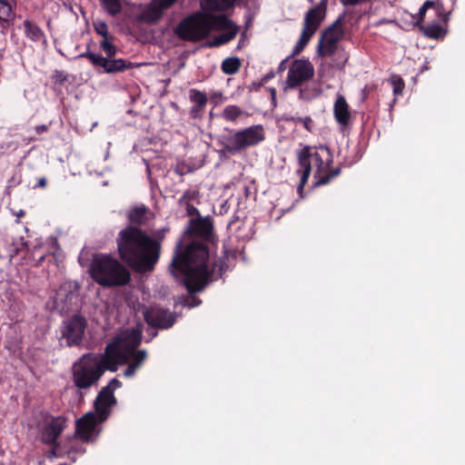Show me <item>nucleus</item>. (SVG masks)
Here are the masks:
<instances>
[{
    "mask_svg": "<svg viewBox=\"0 0 465 465\" xmlns=\"http://www.w3.org/2000/svg\"><path fill=\"white\" fill-rule=\"evenodd\" d=\"M286 60H287V59L283 60V61L280 64V66H279V69H280V70H282V68H283V64H284V63L286 62Z\"/></svg>",
    "mask_w": 465,
    "mask_h": 465,
    "instance_id": "6e6d98bb",
    "label": "nucleus"
},
{
    "mask_svg": "<svg viewBox=\"0 0 465 465\" xmlns=\"http://www.w3.org/2000/svg\"><path fill=\"white\" fill-rule=\"evenodd\" d=\"M99 421L98 415H95L94 412H88L78 419L75 423L77 438L84 442L93 441V436Z\"/></svg>",
    "mask_w": 465,
    "mask_h": 465,
    "instance_id": "a211bd4d",
    "label": "nucleus"
},
{
    "mask_svg": "<svg viewBox=\"0 0 465 465\" xmlns=\"http://www.w3.org/2000/svg\"><path fill=\"white\" fill-rule=\"evenodd\" d=\"M24 26L26 35L31 40L41 41L44 38V33L35 24L30 21H25Z\"/></svg>",
    "mask_w": 465,
    "mask_h": 465,
    "instance_id": "bb28decb",
    "label": "nucleus"
},
{
    "mask_svg": "<svg viewBox=\"0 0 465 465\" xmlns=\"http://www.w3.org/2000/svg\"><path fill=\"white\" fill-rule=\"evenodd\" d=\"M65 427V419L62 416L51 417L41 430V440L45 444L56 445V441Z\"/></svg>",
    "mask_w": 465,
    "mask_h": 465,
    "instance_id": "6ab92c4d",
    "label": "nucleus"
},
{
    "mask_svg": "<svg viewBox=\"0 0 465 465\" xmlns=\"http://www.w3.org/2000/svg\"><path fill=\"white\" fill-rule=\"evenodd\" d=\"M334 117L338 124L344 127L346 126L351 119V113L349 105L342 95H338L333 106Z\"/></svg>",
    "mask_w": 465,
    "mask_h": 465,
    "instance_id": "4be33fe9",
    "label": "nucleus"
},
{
    "mask_svg": "<svg viewBox=\"0 0 465 465\" xmlns=\"http://www.w3.org/2000/svg\"><path fill=\"white\" fill-rule=\"evenodd\" d=\"M326 9L327 0H321L316 6L306 12L301 35L293 46L291 55H296L304 49L321 26L322 23L324 21L326 17Z\"/></svg>",
    "mask_w": 465,
    "mask_h": 465,
    "instance_id": "6e6552de",
    "label": "nucleus"
},
{
    "mask_svg": "<svg viewBox=\"0 0 465 465\" xmlns=\"http://www.w3.org/2000/svg\"><path fill=\"white\" fill-rule=\"evenodd\" d=\"M82 56H85L89 58V60L94 64L101 67H104V64H106V58L94 53H87L84 54H82Z\"/></svg>",
    "mask_w": 465,
    "mask_h": 465,
    "instance_id": "c9c22d12",
    "label": "nucleus"
},
{
    "mask_svg": "<svg viewBox=\"0 0 465 465\" xmlns=\"http://www.w3.org/2000/svg\"><path fill=\"white\" fill-rule=\"evenodd\" d=\"M93 262H116L114 259L111 257V255L97 253L94 256Z\"/></svg>",
    "mask_w": 465,
    "mask_h": 465,
    "instance_id": "79ce46f5",
    "label": "nucleus"
},
{
    "mask_svg": "<svg viewBox=\"0 0 465 465\" xmlns=\"http://www.w3.org/2000/svg\"><path fill=\"white\" fill-rule=\"evenodd\" d=\"M217 263H170L169 272L189 294L203 292L214 280Z\"/></svg>",
    "mask_w": 465,
    "mask_h": 465,
    "instance_id": "7ed1b4c3",
    "label": "nucleus"
},
{
    "mask_svg": "<svg viewBox=\"0 0 465 465\" xmlns=\"http://www.w3.org/2000/svg\"><path fill=\"white\" fill-rule=\"evenodd\" d=\"M127 360L126 355L119 348V344L114 341L106 345L104 353L101 357L95 355V361L103 369V373L105 371H116L118 366L125 363Z\"/></svg>",
    "mask_w": 465,
    "mask_h": 465,
    "instance_id": "dca6fc26",
    "label": "nucleus"
},
{
    "mask_svg": "<svg viewBox=\"0 0 465 465\" xmlns=\"http://www.w3.org/2000/svg\"><path fill=\"white\" fill-rule=\"evenodd\" d=\"M128 66L123 59L109 60L106 58V64H104V71L106 73L121 72L126 69Z\"/></svg>",
    "mask_w": 465,
    "mask_h": 465,
    "instance_id": "c85d7f7f",
    "label": "nucleus"
},
{
    "mask_svg": "<svg viewBox=\"0 0 465 465\" xmlns=\"http://www.w3.org/2000/svg\"><path fill=\"white\" fill-rule=\"evenodd\" d=\"M391 83L393 84V92H394V94H401V92L403 90V87H404L403 81L400 77H395V78L392 79Z\"/></svg>",
    "mask_w": 465,
    "mask_h": 465,
    "instance_id": "a19ab883",
    "label": "nucleus"
},
{
    "mask_svg": "<svg viewBox=\"0 0 465 465\" xmlns=\"http://www.w3.org/2000/svg\"><path fill=\"white\" fill-rule=\"evenodd\" d=\"M87 327V320L80 314H74L63 322L62 336L66 340L69 347L78 346L82 343Z\"/></svg>",
    "mask_w": 465,
    "mask_h": 465,
    "instance_id": "4468645a",
    "label": "nucleus"
},
{
    "mask_svg": "<svg viewBox=\"0 0 465 465\" xmlns=\"http://www.w3.org/2000/svg\"><path fill=\"white\" fill-rule=\"evenodd\" d=\"M146 323L155 329H169L173 326L176 322V314L169 310L161 307H151L144 313Z\"/></svg>",
    "mask_w": 465,
    "mask_h": 465,
    "instance_id": "f3484780",
    "label": "nucleus"
},
{
    "mask_svg": "<svg viewBox=\"0 0 465 465\" xmlns=\"http://www.w3.org/2000/svg\"><path fill=\"white\" fill-rule=\"evenodd\" d=\"M177 0H156L163 10L171 7Z\"/></svg>",
    "mask_w": 465,
    "mask_h": 465,
    "instance_id": "a18cd8bd",
    "label": "nucleus"
},
{
    "mask_svg": "<svg viewBox=\"0 0 465 465\" xmlns=\"http://www.w3.org/2000/svg\"><path fill=\"white\" fill-rule=\"evenodd\" d=\"M163 11L156 0H152L143 11L142 18L146 22H155L162 17Z\"/></svg>",
    "mask_w": 465,
    "mask_h": 465,
    "instance_id": "5701e85b",
    "label": "nucleus"
},
{
    "mask_svg": "<svg viewBox=\"0 0 465 465\" xmlns=\"http://www.w3.org/2000/svg\"><path fill=\"white\" fill-rule=\"evenodd\" d=\"M242 114V111L240 107L236 105H228L226 106L223 113L222 116L223 119L229 122H233L238 119Z\"/></svg>",
    "mask_w": 465,
    "mask_h": 465,
    "instance_id": "2f4dec72",
    "label": "nucleus"
},
{
    "mask_svg": "<svg viewBox=\"0 0 465 465\" xmlns=\"http://www.w3.org/2000/svg\"><path fill=\"white\" fill-rule=\"evenodd\" d=\"M121 386L122 382L118 379L114 378L98 392L94 406L100 421H104L110 416V408L117 403L114 392Z\"/></svg>",
    "mask_w": 465,
    "mask_h": 465,
    "instance_id": "f8f14e48",
    "label": "nucleus"
},
{
    "mask_svg": "<svg viewBox=\"0 0 465 465\" xmlns=\"http://www.w3.org/2000/svg\"><path fill=\"white\" fill-rule=\"evenodd\" d=\"M203 109L204 107H198V104H193V105L191 108L190 114L192 117L197 118L202 114Z\"/></svg>",
    "mask_w": 465,
    "mask_h": 465,
    "instance_id": "37998d69",
    "label": "nucleus"
},
{
    "mask_svg": "<svg viewBox=\"0 0 465 465\" xmlns=\"http://www.w3.org/2000/svg\"><path fill=\"white\" fill-rule=\"evenodd\" d=\"M428 11H432L434 15L440 16L441 15L442 6L438 1H425L418 14L414 16L417 19L414 25L429 38H443L446 35V30L438 23H431L427 25H422Z\"/></svg>",
    "mask_w": 465,
    "mask_h": 465,
    "instance_id": "9d476101",
    "label": "nucleus"
},
{
    "mask_svg": "<svg viewBox=\"0 0 465 465\" xmlns=\"http://www.w3.org/2000/svg\"><path fill=\"white\" fill-rule=\"evenodd\" d=\"M199 196V193L196 190H187L183 193V196L179 200L181 205L191 207V202L195 201Z\"/></svg>",
    "mask_w": 465,
    "mask_h": 465,
    "instance_id": "72a5a7b5",
    "label": "nucleus"
},
{
    "mask_svg": "<svg viewBox=\"0 0 465 465\" xmlns=\"http://www.w3.org/2000/svg\"><path fill=\"white\" fill-rule=\"evenodd\" d=\"M14 0H0V21L6 22L13 16Z\"/></svg>",
    "mask_w": 465,
    "mask_h": 465,
    "instance_id": "cd10ccee",
    "label": "nucleus"
},
{
    "mask_svg": "<svg viewBox=\"0 0 465 465\" xmlns=\"http://www.w3.org/2000/svg\"><path fill=\"white\" fill-rule=\"evenodd\" d=\"M146 213L144 206L134 207L129 212L128 217L133 223H142L146 220Z\"/></svg>",
    "mask_w": 465,
    "mask_h": 465,
    "instance_id": "c756f323",
    "label": "nucleus"
},
{
    "mask_svg": "<svg viewBox=\"0 0 465 465\" xmlns=\"http://www.w3.org/2000/svg\"><path fill=\"white\" fill-rule=\"evenodd\" d=\"M59 447V443L56 441V445H52V450L50 451V457H58L57 449Z\"/></svg>",
    "mask_w": 465,
    "mask_h": 465,
    "instance_id": "de8ad7c7",
    "label": "nucleus"
},
{
    "mask_svg": "<svg viewBox=\"0 0 465 465\" xmlns=\"http://www.w3.org/2000/svg\"><path fill=\"white\" fill-rule=\"evenodd\" d=\"M124 0H99L103 9L111 16L118 15L123 9Z\"/></svg>",
    "mask_w": 465,
    "mask_h": 465,
    "instance_id": "393cba45",
    "label": "nucleus"
},
{
    "mask_svg": "<svg viewBox=\"0 0 465 465\" xmlns=\"http://www.w3.org/2000/svg\"><path fill=\"white\" fill-rule=\"evenodd\" d=\"M80 284L75 281H67L62 283L57 290L52 302H49L47 306L51 310L59 313H66L74 310V306L77 307L80 296Z\"/></svg>",
    "mask_w": 465,
    "mask_h": 465,
    "instance_id": "1a4fd4ad",
    "label": "nucleus"
},
{
    "mask_svg": "<svg viewBox=\"0 0 465 465\" xmlns=\"http://www.w3.org/2000/svg\"><path fill=\"white\" fill-rule=\"evenodd\" d=\"M202 303V300L195 297L193 294H190L183 298V305L188 308H193L199 306Z\"/></svg>",
    "mask_w": 465,
    "mask_h": 465,
    "instance_id": "4c0bfd02",
    "label": "nucleus"
},
{
    "mask_svg": "<svg viewBox=\"0 0 465 465\" xmlns=\"http://www.w3.org/2000/svg\"><path fill=\"white\" fill-rule=\"evenodd\" d=\"M211 100L214 104L222 103L224 101V97L222 92H214L211 96Z\"/></svg>",
    "mask_w": 465,
    "mask_h": 465,
    "instance_id": "c03bdc74",
    "label": "nucleus"
},
{
    "mask_svg": "<svg viewBox=\"0 0 465 465\" xmlns=\"http://www.w3.org/2000/svg\"><path fill=\"white\" fill-rule=\"evenodd\" d=\"M94 27L95 32L104 37V39L108 38V27L105 22L97 21L94 23Z\"/></svg>",
    "mask_w": 465,
    "mask_h": 465,
    "instance_id": "e433bc0d",
    "label": "nucleus"
},
{
    "mask_svg": "<svg viewBox=\"0 0 465 465\" xmlns=\"http://www.w3.org/2000/svg\"><path fill=\"white\" fill-rule=\"evenodd\" d=\"M24 215H25V212H24L23 210H20V211L16 213V216H17L18 218H20V217H22V216H24Z\"/></svg>",
    "mask_w": 465,
    "mask_h": 465,
    "instance_id": "5fc2aeb1",
    "label": "nucleus"
},
{
    "mask_svg": "<svg viewBox=\"0 0 465 465\" xmlns=\"http://www.w3.org/2000/svg\"><path fill=\"white\" fill-rule=\"evenodd\" d=\"M274 76V74L272 72L268 74H266V76L264 77V80H269L271 78H272Z\"/></svg>",
    "mask_w": 465,
    "mask_h": 465,
    "instance_id": "603ef678",
    "label": "nucleus"
},
{
    "mask_svg": "<svg viewBox=\"0 0 465 465\" xmlns=\"http://www.w3.org/2000/svg\"><path fill=\"white\" fill-rule=\"evenodd\" d=\"M101 46H102L103 50L104 51V53H105L108 56L112 57V56H114V55H115V54H116V48H115V46H114L112 43H110V42L108 41V38L104 39V40L102 41V43H101Z\"/></svg>",
    "mask_w": 465,
    "mask_h": 465,
    "instance_id": "58836bf2",
    "label": "nucleus"
},
{
    "mask_svg": "<svg viewBox=\"0 0 465 465\" xmlns=\"http://www.w3.org/2000/svg\"><path fill=\"white\" fill-rule=\"evenodd\" d=\"M218 265H221V266L219 267V271H221V272L219 273V276H216V279H219V277H221V276H222V271L223 270V265H227V263H217L216 267H217Z\"/></svg>",
    "mask_w": 465,
    "mask_h": 465,
    "instance_id": "3c124183",
    "label": "nucleus"
},
{
    "mask_svg": "<svg viewBox=\"0 0 465 465\" xmlns=\"http://www.w3.org/2000/svg\"><path fill=\"white\" fill-rule=\"evenodd\" d=\"M286 121L293 122L294 124H301L307 131L311 132L312 128V121L311 117H288Z\"/></svg>",
    "mask_w": 465,
    "mask_h": 465,
    "instance_id": "f704fd0d",
    "label": "nucleus"
},
{
    "mask_svg": "<svg viewBox=\"0 0 465 465\" xmlns=\"http://www.w3.org/2000/svg\"><path fill=\"white\" fill-rule=\"evenodd\" d=\"M241 65V60L236 56H232L223 61L221 68L225 74H234L240 70Z\"/></svg>",
    "mask_w": 465,
    "mask_h": 465,
    "instance_id": "a878e982",
    "label": "nucleus"
},
{
    "mask_svg": "<svg viewBox=\"0 0 465 465\" xmlns=\"http://www.w3.org/2000/svg\"><path fill=\"white\" fill-rule=\"evenodd\" d=\"M187 211H188V213H193V212H196L197 210H196V208H195V207H193V206L191 204V207H190V208H188V207H187Z\"/></svg>",
    "mask_w": 465,
    "mask_h": 465,
    "instance_id": "864d4df0",
    "label": "nucleus"
},
{
    "mask_svg": "<svg viewBox=\"0 0 465 465\" xmlns=\"http://www.w3.org/2000/svg\"><path fill=\"white\" fill-rule=\"evenodd\" d=\"M209 258V252L203 244L193 242L184 247L183 240H179L173 262H206Z\"/></svg>",
    "mask_w": 465,
    "mask_h": 465,
    "instance_id": "2eb2a0df",
    "label": "nucleus"
},
{
    "mask_svg": "<svg viewBox=\"0 0 465 465\" xmlns=\"http://www.w3.org/2000/svg\"><path fill=\"white\" fill-rule=\"evenodd\" d=\"M234 0H202L201 7L204 11H222L232 5Z\"/></svg>",
    "mask_w": 465,
    "mask_h": 465,
    "instance_id": "b1692460",
    "label": "nucleus"
},
{
    "mask_svg": "<svg viewBox=\"0 0 465 465\" xmlns=\"http://www.w3.org/2000/svg\"><path fill=\"white\" fill-rule=\"evenodd\" d=\"M275 93H276V92H275V89H272V90H271V94H272V97H274V96H275Z\"/></svg>",
    "mask_w": 465,
    "mask_h": 465,
    "instance_id": "4d7b16f0",
    "label": "nucleus"
},
{
    "mask_svg": "<svg viewBox=\"0 0 465 465\" xmlns=\"http://www.w3.org/2000/svg\"><path fill=\"white\" fill-rule=\"evenodd\" d=\"M118 250L125 262H157L160 245L135 227L122 230L118 236Z\"/></svg>",
    "mask_w": 465,
    "mask_h": 465,
    "instance_id": "f03ea898",
    "label": "nucleus"
},
{
    "mask_svg": "<svg viewBox=\"0 0 465 465\" xmlns=\"http://www.w3.org/2000/svg\"><path fill=\"white\" fill-rule=\"evenodd\" d=\"M314 74V67L309 60H294L287 73L284 90L293 89L310 80Z\"/></svg>",
    "mask_w": 465,
    "mask_h": 465,
    "instance_id": "ddd939ff",
    "label": "nucleus"
},
{
    "mask_svg": "<svg viewBox=\"0 0 465 465\" xmlns=\"http://www.w3.org/2000/svg\"><path fill=\"white\" fill-rule=\"evenodd\" d=\"M136 371L137 369L131 363H129V365L127 366L126 370L124 372V375L127 378L133 377L135 374Z\"/></svg>",
    "mask_w": 465,
    "mask_h": 465,
    "instance_id": "49530a36",
    "label": "nucleus"
},
{
    "mask_svg": "<svg viewBox=\"0 0 465 465\" xmlns=\"http://www.w3.org/2000/svg\"><path fill=\"white\" fill-rule=\"evenodd\" d=\"M141 341L142 332L135 329L127 330L114 339V343L119 344V348L125 350L127 352L134 351Z\"/></svg>",
    "mask_w": 465,
    "mask_h": 465,
    "instance_id": "412c9836",
    "label": "nucleus"
},
{
    "mask_svg": "<svg viewBox=\"0 0 465 465\" xmlns=\"http://www.w3.org/2000/svg\"><path fill=\"white\" fill-rule=\"evenodd\" d=\"M185 233H191L207 241L213 242V224L210 217L191 220Z\"/></svg>",
    "mask_w": 465,
    "mask_h": 465,
    "instance_id": "aec40b11",
    "label": "nucleus"
},
{
    "mask_svg": "<svg viewBox=\"0 0 465 465\" xmlns=\"http://www.w3.org/2000/svg\"><path fill=\"white\" fill-rule=\"evenodd\" d=\"M104 375L103 369L95 361V355L84 354L72 368V379L79 390H87L95 385Z\"/></svg>",
    "mask_w": 465,
    "mask_h": 465,
    "instance_id": "423d86ee",
    "label": "nucleus"
},
{
    "mask_svg": "<svg viewBox=\"0 0 465 465\" xmlns=\"http://www.w3.org/2000/svg\"><path fill=\"white\" fill-rule=\"evenodd\" d=\"M129 353L132 358V361L130 363L133 366H134L137 370L142 366V364L147 358V352L144 350L134 351Z\"/></svg>",
    "mask_w": 465,
    "mask_h": 465,
    "instance_id": "473e14b6",
    "label": "nucleus"
},
{
    "mask_svg": "<svg viewBox=\"0 0 465 465\" xmlns=\"http://www.w3.org/2000/svg\"><path fill=\"white\" fill-rule=\"evenodd\" d=\"M157 335V331L152 332V338H154Z\"/></svg>",
    "mask_w": 465,
    "mask_h": 465,
    "instance_id": "13d9d810",
    "label": "nucleus"
},
{
    "mask_svg": "<svg viewBox=\"0 0 465 465\" xmlns=\"http://www.w3.org/2000/svg\"><path fill=\"white\" fill-rule=\"evenodd\" d=\"M47 131V126L45 125V124H42V125H38L35 127V132L40 134L44 132H46Z\"/></svg>",
    "mask_w": 465,
    "mask_h": 465,
    "instance_id": "09e8293b",
    "label": "nucleus"
},
{
    "mask_svg": "<svg viewBox=\"0 0 465 465\" xmlns=\"http://www.w3.org/2000/svg\"><path fill=\"white\" fill-rule=\"evenodd\" d=\"M299 163L301 166V169L298 170V173H301L300 189L304 186L312 172H313L316 183L319 185L326 184L338 174V171L328 173L331 156L328 149L324 146H321L316 151L304 148L299 153Z\"/></svg>",
    "mask_w": 465,
    "mask_h": 465,
    "instance_id": "20e7f679",
    "label": "nucleus"
},
{
    "mask_svg": "<svg viewBox=\"0 0 465 465\" xmlns=\"http://www.w3.org/2000/svg\"><path fill=\"white\" fill-rule=\"evenodd\" d=\"M134 270L141 272H152L155 263H128Z\"/></svg>",
    "mask_w": 465,
    "mask_h": 465,
    "instance_id": "ea45409f",
    "label": "nucleus"
},
{
    "mask_svg": "<svg viewBox=\"0 0 465 465\" xmlns=\"http://www.w3.org/2000/svg\"><path fill=\"white\" fill-rule=\"evenodd\" d=\"M189 98L193 104H198V107H205L208 102L206 94L197 89L189 91Z\"/></svg>",
    "mask_w": 465,
    "mask_h": 465,
    "instance_id": "7c9ffc66",
    "label": "nucleus"
},
{
    "mask_svg": "<svg viewBox=\"0 0 465 465\" xmlns=\"http://www.w3.org/2000/svg\"><path fill=\"white\" fill-rule=\"evenodd\" d=\"M46 184V180L45 178H41L39 181H38V185L40 187H45Z\"/></svg>",
    "mask_w": 465,
    "mask_h": 465,
    "instance_id": "8fccbe9b",
    "label": "nucleus"
},
{
    "mask_svg": "<svg viewBox=\"0 0 465 465\" xmlns=\"http://www.w3.org/2000/svg\"><path fill=\"white\" fill-rule=\"evenodd\" d=\"M265 140V130L262 124L252 125L236 131L225 140L223 151L230 154L239 153Z\"/></svg>",
    "mask_w": 465,
    "mask_h": 465,
    "instance_id": "0eeeda50",
    "label": "nucleus"
},
{
    "mask_svg": "<svg viewBox=\"0 0 465 465\" xmlns=\"http://www.w3.org/2000/svg\"><path fill=\"white\" fill-rule=\"evenodd\" d=\"M92 279L103 287H119L129 283L131 274L123 263H90Z\"/></svg>",
    "mask_w": 465,
    "mask_h": 465,
    "instance_id": "39448f33",
    "label": "nucleus"
},
{
    "mask_svg": "<svg viewBox=\"0 0 465 465\" xmlns=\"http://www.w3.org/2000/svg\"><path fill=\"white\" fill-rule=\"evenodd\" d=\"M343 35L342 21L341 18H338L321 34L317 45V54L323 57L332 55Z\"/></svg>",
    "mask_w": 465,
    "mask_h": 465,
    "instance_id": "9b49d317",
    "label": "nucleus"
},
{
    "mask_svg": "<svg viewBox=\"0 0 465 465\" xmlns=\"http://www.w3.org/2000/svg\"><path fill=\"white\" fill-rule=\"evenodd\" d=\"M213 30L226 32L215 37L209 44L210 46L230 42L236 36L239 28L227 16L214 15L203 10L182 20L174 29V34L182 40L196 42L208 36Z\"/></svg>",
    "mask_w": 465,
    "mask_h": 465,
    "instance_id": "f257e3e1",
    "label": "nucleus"
}]
</instances>
